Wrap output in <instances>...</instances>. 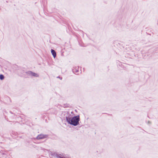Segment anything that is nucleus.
<instances>
[{
    "mask_svg": "<svg viewBox=\"0 0 158 158\" xmlns=\"http://www.w3.org/2000/svg\"><path fill=\"white\" fill-rule=\"evenodd\" d=\"M67 115L66 116V122L68 124L76 126L79 125L80 116L77 115L72 117L69 112H67Z\"/></svg>",
    "mask_w": 158,
    "mask_h": 158,
    "instance_id": "f257e3e1",
    "label": "nucleus"
},
{
    "mask_svg": "<svg viewBox=\"0 0 158 158\" xmlns=\"http://www.w3.org/2000/svg\"><path fill=\"white\" fill-rule=\"evenodd\" d=\"M25 73L29 76L35 77H38L39 75L37 73L33 72L32 71H29L26 72Z\"/></svg>",
    "mask_w": 158,
    "mask_h": 158,
    "instance_id": "f03ea898",
    "label": "nucleus"
},
{
    "mask_svg": "<svg viewBox=\"0 0 158 158\" xmlns=\"http://www.w3.org/2000/svg\"><path fill=\"white\" fill-rule=\"evenodd\" d=\"M48 136V135H44L42 134L38 135L36 137V139L39 140L47 138Z\"/></svg>",
    "mask_w": 158,
    "mask_h": 158,
    "instance_id": "7ed1b4c3",
    "label": "nucleus"
},
{
    "mask_svg": "<svg viewBox=\"0 0 158 158\" xmlns=\"http://www.w3.org/2000/svg\"><path fill=\"white\" fill-rule=\"evenodd\" d=\"M79 68L77 66H74L73 67L72 69V71L73 73H77L79 72Z\"/></svg>",
    "mask_w": 158,
    "mask_h": 158,
    "instance_id": "20e7f679",
    "label": "nucleus"
},
{
    "mask_svg": "<svg viewBox=\"0 0 158 158\" xmlns=\"http://www.w3.org/2000/svg\"><path fill=\"white\" fill-rule=\"evenodd\" d=\"M51 51L53 57L54 58H55L56 56V51L54 49H51Z\"/></svg>",
    "mask_w": 158,
    "mask_h": 158,
    "instance_id": "39448f33",
    "label": "nucleus"
},
{
    "mask_svg": "<svg viewBox=\"0 0 158 158\" xmlns=\"http://www.w3.org/2000/svg\"><path fill=\"white\" fill-rule=\"evenodd\" d=\"M5 77L4 75L2 74H0V80H3L4 79Z\"/></svg>",
    "mask_w": 158,
    "mask_h": 158,
    "instance_id": "423d86ee",
    "label": "nucleus"
},
{
    "mask_svg": "<svg viewBox=\"0 0 158 158\" xmlns=\"http://www.w3.org/2000/svg\"><path fill=\"white\" fill-rule=\"evenodd\" d=\"M64 107H70V105L69 104H65L64 105Z\"/></svg>",
    "mask_w": 158,
    "mask_h": 158,
    "instance_id": "0eeeda50",
    "label": "nucleus"
},
{
    "mask_svg": "<svg viewBox=\"0 0 158 158\" xmlns=\"http://www.w3.org/2000/svg\"><path fill=\"white\" fill-rule=\"evenodd\" d=\"M21 70H22L21 71V73H25V72H25L24 71V70L23 69H22Z\"/></svg>",
    "mask_w": 158,
    "mask_h": 158,
    "instance_id": "6e6552de",
    "label": "nucleus"
},
{
    "mask_svg": "<svg viewBox=\"0 0 158 158\" xmlns=\"http://www.w3.org/2000/svg\"><path fill=\"white\" fill-rule=\"evenodd\" d=\"M4 143L3 142H0V147H2V146L3 145Z\"/></svg>",
    "mask_w": 158,
    "mask_h": 158,
    "instance_id": "1a4fd4ad",
    "label": "nucleus"
},
{
    "mask_svg": "<svg viewBox=\"0 0 158 158\" xmlns=\"http://www.w3.org/2000/svg\"><path fill=\"white\" fill-rule=\"evenodd\" d=\"M57 78H60L61 80L62 79V77H60L59 76L57 77Z\"/></svg>",
    "mask_w": 158,
    "mask_h": 158,
    "instance_id": "9d476101",
    "label": "nucleus"
},
{
    "mask_svg": "<svg viewBox=\"0 0 158 158\" xmlns=\"http://www.w3.org/2000/svg\"><path fill=\"white\" fill-rule=\"evenodd\" d=\"M6 98L7 99H9L10 100V102H11V99H10V98L9 97H7H7H6Z\"/></svg>",
    "mask_w": 158,
    "mask_h": 158,
    "instance_id": "9b49d317",
    "label": "nucleus"
},
{
    "mask_svg": "<svg viewBox=\"0 0 158 158\" xmlns=\"http://www.w3.org/2000/svg\"><path fill=\"white\" fill-rule=\"evenodd\" d=\"M151 122L150 121H148V124H151Z\"/></svg>",
    "mask_w": 158,
    "mask_h": 158,
    "instance_id": "f8f14e48",
    "label": "nucleus"
},
{
    "mask_svg": "<svg viewBox=\"0 0 158 158\" xmlns=\"http://www.w3.org/2000/svg\"><path fill=\"white\" fill-rule=\"evenodd\" d=\"M15 66H16V67H17V68H19V67H18V66L17 65H16ZM16 69V70H19V68H18L17 69Z\"/></svg>",
    "mask_w": 158,
    "mask_h": 158,
    "instance_id": "ddd939ff",
    "label": "nucleus"
},
{
    "mask_svg": "<svg viewBox=\"0 0 158 158\" xmlns=\"http://www.w3.org/2000/svg\"><path fill=\"white\" fill-rule=\"evenodd\" d=\"M71 114H72L73 115H74V113H73V111H72L71 112Z\"/></svg>",
    "mask_w": 158,
    "mask_h": 158,
    "instance_id": "4468645a",
    "label": "nucleus"
},
{
    "mask_svg": "<svg viewBox=\"0 0 158 158\" xmlns=\"http://www.w3.org/2000/svg\"><path fill=\"white\" fill-rule=\"evenodd\" d=\"M75 111H76V112H77V110H75Z\"/></svg>",
    "mask_w": 158,
    "mask_h": 158,
    "instance_id": "2eb2a0df",
    "label": "nucleus"
},
{
    "mask_svg": "<svg viewBox=\"0 0 158 158\" xmlns=\"http://www.w3.org/2000/svg\"><path fill=\"white\" fill-rule=\"evenodd\" d=\"M109 115H111L112 114H109Z\"/></svg>",
    "mask_w": 158,
    "mask_h": 158,
    "instance_id": "dca6fc26",
    "label": "nucleus"
},
{
    "mask_svg": "<svg viewBox=\"0 0 158 158\" xmlns=\"http://www.w3.org/2000/svg\"><path fill=\"white\" fill-rule=\"evenodd\" d=\"M4 154H5V153H3V155H4Z\"/></svg>",
    "mask_w": 158,
    "mask_h": 158,
    "instance_id": "f3484780",
    "label": "nucleus"
},
{
    "mask_svg": "<svg viewBox=\"0 0 158 158\" xmlns=\"http://www.w3.org/2000/svg\"><path fill=\"white\" fill-rule=\"evenodd\" d=\"M0 101H1L0 100Z\"/></svg>",
    "mask_w": 158,
    "mask_h": 158,
    "instance_id": "a211bd4d",
    "label": "nucleus"
}]
</instances>
